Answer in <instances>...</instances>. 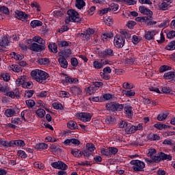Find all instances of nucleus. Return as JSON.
Masks as SVG:
<instances>
[{"mask_svg":"<svg viewBox=\"0 0 175 175\" xmlns=\"http://www.w3.org/2000/svg\"><path fill=\"white\" fill-rule=\"evenodd\" d=\"M31 76L33 80H35L37 83H40V84L44 83L49 79V73L39 69L31 70Z\"/></svg>","mask_w":175,"mask_h":175,"instance_id":"obj_1","label":"nucleus"},{"mask_svg":"<svg viewBox=\"0 0 175 175\" xmlns=\"http://www.w3.org/2000/svg\"><path fill=\"white\" fill-rule=\"evenodd\" d=\"M67 14L68 16L66 17L65 23L66 24H69V23H80L81 21V18H80V15L79 13L76 12L75 10H69L67 12Z\"/></svg>","mask_w":175,"mask_h":175,"instance_id":"obj_2","label":"nucleus"},{"mask_svg":"<svg viewBox=\"0 0 175 175\" xmlns=\"http://www.w3.org/2000/svg\"><path fill=\"white\" fill-rule=\"evenodd\" d=\"M131 165H133L135 172H143V170L146 167V163L140 160H132Z\"/></svg>","mask_w":175,"mask_h":175,"instance_id":"obj_3","label":"nucleus"},{"mask_svg":"<svg viewBox=\"0 0 175 175\" xmlns=\"http://www.w3.org/2000/svg\"><path fill=\"white\" fill-rule=\"evenodd\" d=\"M113 44L117 49H122L125 46V37L117 34L113 39Z\"/></svg>","mask_w":175,"mask_h":175,"instance_id":"obj_4","label":"nucleus"},{"mask_svg":"<svg viewBox=\"0 0 175 175\" xmlns=\"http://www.w3.org/2000/svg\"><path fill=\"white\" fill-rule=\"evenodd\" d=\"M22 123L23 122L20 118H12L10 123L5 124V128H12V129H16V128H18V125H21Z\"/></svg>","mask_w":175,"mask_h":175,"instance_id":"obj_5","label":"nucleus"},{"mask_svg":"<svg viewBox=\"0 0 175 175\" xmlns=\"http://www.w3.org/2000/svg\"><path fill=\"white\" fill-rule=\"evenodd\" d=\"M29 49L31 51H34L36 53H41V51H44L46 47L44 45L33 42L29 45Z\"/></svg>","mask_w":175,"mask_h":175,"instance_id":"obj_6","label":"nucleus"},{"mask_svg":"<svg viewBox=\"0 0 175 175\" xmlns=\"http://www.w3.org/2000/svg\"><path fill=\"white\" fill-rule=\"evenodd\" d=\"M109 63L110 62L109 61V59H101L100 62L94 61L93 62V66L94 69H102L103 66H105V65H109Z\"/></svg>","mask_w":175,"mask_h":175,"instance_id":"obj_7","label":"nucleus"},{"mask_svg":"<svg viewBox=\"0 0 175 175\" xmlns=\"http://www.w3.org/2000/svg\"><path fill=\"white\" fill-rule=\"evenodd\" d=\"M51 165L52 166V167H54V169H58L59 170H68V165L61 161L53 162L51 163Z\"/></svg>","mask_w":175,"mask_h":175,"instance_id":"obj_8","label":"nucleus"},{"mask_svg":"<svg viewBox=\"0 0 175 175\" xmlns=\"http://www.w3.org/2000/svg\"><path fill=\"white\" fill-rule=\"evenodd\" d=\"M78 118L83 121V122H90L91 121V118H92V115L90 113L82 112L78 114Z\"/></svg>","mask_w":175,"mask_h":175,"instance_id":"obj_9","label":"nucleus"},{"mask_svg":"<svg viewBox=\"0 0 175 175\" xmlns=\"http://www.w3.org/2000/svg\"><path fill=\"white\" fill-rule=\"evenodd\" d=\"M15 17L17 18L18 20H21V21H27V18H29L31 16L27 14L23 11L16 10H15Z\"/></svg>","mask_w":175,"mask_h":175,"instance_id":"obj_10","label":"nucleus"},{"mask_svg":"<svg viewBox=\"0 0 175 175\" xmlns=\"http://www.w3.org/2000/svg\"><path fill=\"white\" fill-rule=\"evenodd\" d=\"M10 89L8 87V90H7V92H3L5 95H6V96H10V98H12V99H14V98H16L17 99H20L21 98L20 92H16L14 93V92L10 91Z\"/></svg>","mask_w":175,"mask_h":175,"instance_id":"obj_11","label":"nucleus"},{"mask_svg":"<svg viewBox=\"0 0 175 175\" xmlns=\"http://www.w3.org/2000/svg\"><path fill=\"white\" fill-rule=\"evenodd\" d=\"M10 44V38H9V36H3L0 39V46L1 47H8Z\"/></svg>","mask_w":175,"mask_h":175,"instance_id":"obj_12","label":"nucleus"},{"mask_svg":"<svg viewBox=\"0 0 175 175\" xmlns=\"http://www.w3.org/2000/svg\"><path fill=\"white\" fill-rule=\"evenodd\" d=\"M65 146H80V142L77 139H67L64 142Z\"/></svg>","mask_w":175,"mask_h":175,"instance_id":"obj_13","label":"nucleus"},{"mask_svg":"<svg viewBox=\"0 0 175 175\" xmlns=\"http://www.w3.org/2000/svg\"><path fill=\"white\" fill-rule=\"evenodd\" d=\"M157 33L158 32H157V31L155 30L148 31H146L144 38L146 40H153V39H154V36H155V35H157Z\"/></svg>","mask_w":175,"mask_h":175,"instance_id":"obj_14","label":"nucleus"},{"mask_svg":"<svg viewBox=\"0 0 175 175\" xmlns=\"http://www.w3.org/2000/svg\"><path fill=\"white\" fill-rule=\"evenodd\" d=\"M113 55H114V51L111 49H107L100 54V57L103 58H106V57H113Z\"/></svg>","mask_w":175,"mask_h":175,"instance_id":"obj_15","label":"nucleus"},{"mask_svg":"<svg viewBox=\"0 0 175 175\" xmlns=\"http://www.w3.org/2000/svg\"><path fill=\"white\" fill-rule=\"evenodd\" d=\"M139 10L142 14L150 16H152V11L144 6H139Z\"/></svg>","mask_w":175,"mask_h":175,"instance_id":"obj_16","label":"nucleus"},{"mask_svg":"<svg viewBox=\"0 0 175 175\" xmlns=\"http://www.w3.org/2000/svg\"><path fill=\"white\" fill-rule=\"evenodd\" d=\"M70 54H72V51H70V49L62 50L58 53L59 57H63L64 58H68L70 57Z\"/></svg>","mask_w":175,"mask_h":175,"instance_id":"obj_17","label":"nucleus"},{"mask_svg":"<svg viewBox=\"0 0 175 175\" xmlns=\"http://www.w3.org/2000/svg\"><path fill=\"white\" fill-rule=\"evenodd\" d=\"M58 62L61 66V68H64V69H66L68 68V60L62 56L58 58Z\"/></svg>","mask_w":175,"mask_h":175,"instance_id":"obj_18","label":"nucleus"},{"mask_svg":"<svg viewBox=\"0 0 175 175\" xmlns=\"http://www.w3.org/2000/svg\"><path fill=\"white\" fill-rule=\"evenodd\" d=\"M8 69H9V70H12L13 72H15L16 73H20V72L23 71V68L17 64H12L11 66H9Z\"/></svg>","mask_w":175,"mask_h":175,"instance_id":"obj_19","label":"nucleus"},{"mask_svg":"<svg viewBox=\"0 0 175 175\" xmlns=\"http://www.w3.org/2000/svg\"><path fill=\"white\" fill-rule=\"evenodd\" d=\"M70 91L74 95H81V93L83 92V90H81V88L78 86H73L70 88Z\"/></svg>","mask_w":175,"mask_h":175,"instance_id":"obj_20","label":"nucleus"},{"mask_svg":"<svg viewBox=\"0 0 175 175\" xmlns=\"http://www.w3.org/2000/svg\"><path fill=\"white\" fill-rule=\"evenodd\" d=\"M124 109L129 118H131L133 116V111H132V107L131 105H125Z\"/></svg>","mask_w":175,"mask_h":175,"instance_id":"obj_21","label":"nucleus"},{"mask_svg":"<svg viewBox=\"0 0 175 175\" xmlns=\"http://www.w3.org/2000/svg\"><path fill=\"white\" fill-rule=\"evenodd\" d=\"M151 18V16H150V18L144 17V18H142V20L145 21V24L146 25H147V27H152V25H157V21H152Z\"/></svg>","mask_w":175,"mask_h":175,"instance_id":"obj_22","label":"nucleus"},{"mask_svg":"<svg viewBox=\"0 0 175 175\" xmlns=\"http://www.w3.org/2000/svg\"><path fill=\"white\" fill-rule=\"evenodd\" d=\"M125 132L127 135H132V133H135L136 132L135 126L129 123V124H127V127L125 129Z\"/></svg>","mask_w":175,"mask_h":175,"instance_id":"obj_23","label":"nucleus"},{"mask_svg":"<svg viewBox=\"0 0 175 175\" xmlns=\"http://www.w3.org/2000/svg\"><path fill=\"white\" fill-rule=\"evenodd\" d=\"M170 5V1L167 0H163V2L159 4V8L161 10H167V7Z\"/></svg>","mask_w":175,"mask_h":175,"instance_id":"obj_24","label":"nucleus"},{"mask_svg":"<svg viewBox=\"0 0 175 175\" xmlns=\"http://www.w3.org/2000/svg\"><path fill=\"white\" fill-rule=\"evenodd\" d=\"M48 47L51 53H53L55 54H57V53H58V46H57V44L51 42L49 44Z\"/></svg>","mask_w":175,"mask_h":175,"instance_id":"obj_25","label":"nucleus"},{"mask_svg":"<svg viewBox=\"0 0 175 175\" xmlns=\"http://www.w3.org/2000/svg\"><path fill=\"white\" fill-rule=\"evenodd\" d=\"M12 147L16 146L17 147H24L25 146V142L23 140H12L11 141Z\"/></svg>","mask_w":175,"mask_h":175,"instance_id":"obj_26","label":"nucleus"},{"mask_svg":"<svg viewBox=\"0 0 175 175\" xmlns=\"http://www.w3.org/2000/svg\"><path fill=\"white\" fill-rule=\"evenodd\" d=\"M160 154V159L161 161H172V158H173L172 157V155L170 154H166L164 152H159Z\"/></svg>","mask_w":175,"mask_h":175,"instance_id":"obj_27","label":"nucleus"},{"mask_svg":"<svg viewBox=\"0 0 175 175\" xmlns=\"http://www.w3.org/2000/svg\"><path fill=\"white\" fill-rule=\"evenodd\" d=\"M49 148V145L44 143H40L36 144L35 146L36 150H38V151H42V150H47Z\"/></svg>","mask_w":175,"mask_h":175,"instance_id":"obj_28","label":"nucleus"},{"mask_svg":"<svg viewBox=\"0 0 175 175\" xmlns=\"http://www.w3.org/2000/svg\"><path fill=\"white\" fill-rule=\"evenodd\" d=\"M30 25L33 28H36L38 27H42V25H43V23L40 21L33 20L31 21Z\"/></svg>","mask_w":175,"mask_h":175,"instance_id":"obj_29","label":"nucleus"},{"mask_svg":"<svg viewBox=\"0 0 175 175\" xmlns=\"http://www.w3.org/2000/svg\"><path fill=\"white\" fill-rule=\"evenodd\" d=\"M33 42H36V43H38V44H41L44 46V43H46V42L44 40H43V38H42L40 36H35L32 38Z\"/></svg>","mask_w":175,"mask_h":175,"instance_id":"obj_30","label":"nucleus"},{"mask_svg":"<svg viewBox=\"0 0 175 175\" xmlns=\"http://www.w3.org/2000/svg\"><path fill=\"white\" fill-rule=\"evenodd\" d=\"M85 91H86V94L88 95H94V94H95V92H96L95 88L92 85L88 87L85 89Z\"/></svg>","mask_w":175,"mask_h":175,"instance_id":"obj_31","label":"nucleus"},{"mask_svg":"<svg viewBox=\"0 0 175 175\" xmlns=\"http://www.w3.org/2000/svg\"><path fill=\"white\" fill-rule=\"evenodd\" d=\"M174 72H165L163 75V77L165 78V80H172V79H174Z\"/></svg>","mask_w":175,"mask_h":175,"instance_id":"obj_32","label":"nucleus"},{"mask_svg":"<svg viewBox=\"0 0 175 175\" xmlns=\"http://www.w3.org/2000/svg\"><path fill=\"white\" fill-rule=\"evenodd\" d=\"M16 114V111L14 109H8L5 111L6 117H13Z\"/></svg>","mask_w":175,"mask_h":175,"instance_id":"obj_33","label":"nucleus"},{"mask_svg":"<svg viewBox=\"0 0 175 175\" xmlns=\"http://www.w3.org/2000/svg\"><path fill=\"white\" fill-rule=\"evenodd\" d=\"M75 6L77 9H83L85 6V2L83 0H76Z\"/></svg>","mask_w":175,"mask_h":175,"instance_id":"obj_34","label":"nucleus"},{"mask_svg":"<svg viewBox=\"0 0 175 175\" xmlns=\"http://www.w3.org/2000/svg\"><path fill=\"white\" fill-rule=\"evenodd\" d=\"M0 146L3 147H12V141H6L5 139H0Z\"/></svg>","mask_w":175,"mask_h":175,"instance_id":"obj_35","label":"nucleus"},{"mask_svg":"<svg viewBox=\"0 0 175 175\" xmlns=\"http://www.w3.org/2000/svg\"><path fill=\"white\" fill-rule=\"evenodd\" d=\"M67 126L69 129L75 130L77 129V123L75 121H70L67 123Z\"/></svg>","mask_w":175,"mask_h":175,"instance_id":"obj_36","label":"nucleus"},{"mask_svg":"<svg viewBox=\"0 0 175 175\" xmlns=\"http://www.w3.org/2000/svg\"><path fill=\"white\" fill-rule=\"evenodd\" d=\"M148 139L153 142H155L157 140H161V137L157 134H149L148 135Z\"/></svg>","mask_w":175,"mask_h":175,"instance_id":"obj_37","label":"nucleus"},{"mask_svg":"<svg viewBox=\"0 0 175 175\" xmlns=\"http://www.w3.org/2000/svg\"><path fill=\"white\" fill-rule=\"evenodd\" d=\"M124 95H126V96H128L129 98H131V96H135L136 95V92L135 90H130L129 91L124 90L123 91Z\"/></svg>","mask_w":175,"mask_h":175,"instance_id":"obj_38","label":"nucleus"},{"mask_svg":"<svg viewBox=\"0 0 175 175\" xmlns=\"http://www.w3.org/2000/svg\"><path fill=\"white\" fill-rule=\"evenodd\" d=\"M107 109L109 110V111H116V103L107 104Z\"/></svg>","mask_w":175,"mask_h":175,"instance_id":"obj_39","label":"nucleus"},{"mask_svg":"<svg viewBox=\"0 0 175 175\" xmlns=\"http://www.w3.org/2000/svg\"><path fill=\"white\" fill-rule=\"evenodd\" d=\"M10 55H11L12 58H14V59H16V60H21V59H23V58H24V56H23L20 54H17L15 52L11 53Z\"/></svg>","mask_w":175,"mask_h":175,"instance_id":"obj_40","label":"nucleus"},{"mask_svg":"<svg viewBox=\"0 0 175 175\" xmlns=\"http://www.w3.org/2000/svg\"><path fill=\"white\" fill-rule=\"evenodd\" d=\"M38 63L40 65H49L50 60L48 58H40L38 59Z\"/></svg>","mask_w":175,"mask_h":175,"instance_id":"obj_41","label":"nucleus"},{"mask_svg":"<svg viewBox=\"0 0 175 175\" xmlns=\"http://www.w3.org/2000/svg\"><path fill=\"white\" fill-rule=\"evenodd\" d=\"M36 114L40 117V118H43L46 114V111L43 109H39L36 111Z\"/></svg>","mask_w":175,"mask_h":175,"instance_id":"obj_42","label":"nucleus"},{"mask_svg":"<svg viewBox=\"0 0 175 175\" xmlns=\"http://www.w3.org/2000/svg\"><path fill=\"white\" fill-rule=\"evenodd\" d=\"M60 98H70V94L66 91H60L59 92Z\"/></svg>","mask_w":175,"mask_h":175,"instance_id":"obj_43","label":"nucleus"},{"mask_svg":"<svg viewBox=\"0 0 175 175\" xmlns=\"http://www.w3.org/2000/svg\"><path fill=\"white\" fill-rule=\"evenodd\" d=\"M52 106L55 110H62L64 109V106L59 103H53Z\"/></svg>","mask_w":175,"mask_h":175,"instance_id":"obj_44","label":"nucleus"},{"mask_svg":"<svg viewBox=\"0 0 175 175\" xmlns=\"http://www.w3.org/2000/svg\"><path fill=\"white\" fill-rule=\"evenodd\" d=\"M165 49L169 51L175 50V40L172 41L167 46H166Z\"/></svg>","mask_w":175,"mask_h":175,"instance_id":"obj_45","label":"nucleus"},{"mask_svg":"<svg viewBox=\"0 0 175 175\" xmlns=\"http://www.w3.org/2000/svg\"><path fill=\"white\" fill-rule=\"evenodd\" d=\"M151 159L152 160L153 162H155L156 163L161 162L160 153L159 152L157 155L152 157Z\"/></svg>","mask_w":175,"mask_h":175,"instance_id":"obj_46","label":"nucleus"},{"mask_svg":"<svg viewBox=\"0 0 175 175\" xmlns=\"http://www.w3.org/2000/svg\"><path fill=\"white\" fill-rule=\"evenodd\" d=\"M86 148V150L90 152H92L96 150L95 145H94V144H87Z\"/></svg>","mask_w":175,"mask_h":175,"instance_id":"obj_47","label":"nucleus"},{"mask_svg":"<svg viewBox=\"0 0 175 175\" xmlns=\"http://www.w3.org/2000/svg\"><path fill=\"white\" fill-rule=\"evenodd\" d=\"M126 64H129L130 65H135L136 64V58L135 57H129L125 60Z\"/></svg>","mask_w":175,"mask_h":175,"instance_id":"obj_48","label":"nucleus"},{"mask_svg":"<svg viewBox=\"0 0 175 175\" xmlns=\"http://www.w3.org/2000/svg\"><path fill=\"white\" fill-rule=\"evenodd\" d=\"M71 154H72L74 157H77V158H79L80 157H81V151H80V150L79 149L71 150Z\"/></svg>","mask_w":175,"mask_h":175,"instance_id":"obj_49","label":"nucleus"},{"mask_svg":"<svg viewBox=\"0 0 175 175\" xmlns=\"http://www.w3.org/2000/svg\"><path fill=\"white\" fill-rule=\"evenodd\" d=\"M100 152L103 155H105V157H111L110 156V150H109V148H102L100 150Z\"/></svg>","mask_w":175,"mask_h":175,"instance_id":"obj_50","label":"nucleus"},{"mask_svg":"<svg viewBox=\"0 0 175 175\" xmlns=\"http://www.w3.org/2000/svg\"><path fill=\"white\" fill-rule=\"evenodd\" d=\"M64 81L66 83H69L70 84H72L73 83H76V81H78V80L76 78H70L69 77H65Z\"/></svg>","mask_w":175,"mask_h":175,"instance_id":"obj_51","label":"nucleus"},{"mask_svg":"<svg viewBox=\"0 0 175 175\" xmlns=\"http://www.w3.org/2000/svg\"><path fill=\"white\" fill-rule=\"evenodd\" d=\"M1 77L4 81H9L10 80V75L8 72L1 74Z\"/></svg>","mask_w":175,"mask_h":175,"instance_id":"obj_52","label":"nucleus"},{"mask_svg":"<svg viewBox=\"0 0 175 175\" xmlns=\"http://www.w3.org/2000/svg\"><path fill=\"white\" fill-rule=\"evenodd\" d=\"M118 4L111 3L109 7V9L111 10V12H117V10H118Z\"/></svg>","mask_w":175,"mask_h":175,"instance_id":"obj_53","label":"nucleus"},{"mask_svg":"<svg viewBox=\"0 0 175 175\" xmlns=\"http://www.w3.org/2000/svg\"><path fill=\"white\" fill-rule=\"evenodd\" d=\"M25 103L28 107H33V106L36 105V103H35V100L32 99L27 100Z\"/></svg>","mask_w":175,"mask_h":175,"instance_id":"obj_54","label":"nucleus"},{"mask_svg":"<svg viewBox=\"0 0 175 175\" xmlns=\"http://www.w3.org/2000/svg\"><path fill=\"white\" fill-rule=\"evenodd\" d=\"M109 154L111 157V155H116L118 152V149L117 148L114 147H109Z\"/></svg>","mask_w":175,"mask_h":175,"instance_id":"obj_55","label":"nucleus"},{"mask_svg":"<svg viewBox=\"0 0 175 175\" xmlns=\"http://www.w3.org/2000/svg\"><path fill=\"white\" fill-rule=\"evenodd\" d=\"M167 117V113H160L157 116V120L158 121H163V120H166Z\"/></svg>","mask_w":175,"mask_h":175,"instance_id":"obj_56","label":"nucleus"},{"mask_svg":"<svg viewBox=\"0 0 175 175\" xmlns=\"http://www.w3.org/2000/svg\"><path fill=\"white\" fill-rule=\"evenodd\" d=\"M57 44L59 47H68L69 42L68 41H58Z\"/></svg>","mask_w":175,"mask_h":175,"instance_id":"obj_57","label":"nucleus"},{"mask_svg":"<svg viewBox=\"0 0 175 175\" xmlns=\"http://www.w3.org/2000/svg\"><path fill=\"white\" fill-rule=\"evenodd\" d=\"M92 86H94V88L96 89V91H98V88H100L102 87H103V83L102 82H94L93 83V85H92Z\"/></svg>","mask_w":175,"mask_h":175,"instance_id":"obj_58","label":"nucleus"},{"mask_svg":"<svg viewBox=\"0 0 175 175\" xmlns=\"http://www.w3.org/2000/svg\"><path fill=\"white\" fill-rule=\"evenodd\" d=\"M0 12L1 13H3L4 14H9V13H10V12L9 11V8H8L5 6H2L0 8Z\"/></svg>","mask_w":175,"mask_h":175,"instance_id":"obj_59","label":"nucleus"},{"mask_svg":"<svg viewBox=\"0 0 175 175\" xmlns=\"http://www.w3.org/2000/svg\"><path fill=\"white\" fill-rule=\"evenodd\" d=\"M170 69H172V68L169 67V66L163 65L160 67L159 70L161 73H162L166 72V70H170Z\"/></svg>","mask_w":175,"mask_h":175,"instance_id":"obj_60","label":"nucleus"},{"mask_svg":"<svg viewBox=\"0 0 175 175\" xmlns=\"http://www.w3.org/2000/svg\"><path fill=\"white\" fill-rule=\"evenodd\" d=\"M18 156L21 157V158H23V159H25V158H27V155L25 153V152L24 150H18Z\"/></svg>","mask_w":175,"mask_h":175,"instance_id":"obj_61","label":"nucleus"},{"mask_svg":"<svg viewBox=\"0 0 175 175\" xmlns=\"http://www.w3.org/2000/svg\"><path fill=\"white\" fill-rule=\"evenodd\" d=\"M33 96V90H29L26 91L25 93V98H32Z\"/></svg>","mask_w":175,"mask_h":175,"instance_id":"obj_62","label":"nucleus"},{"mask_svg":"<svg viewBox=\"0 0 175 175\" xmlns=\"http://www.w3.org/2000/svg\"><path fill=\"white\" fill-rule=\"evenodd\" d=\"M105 23L107 25L111 26L113 24V23H114V21L113 20V18L111 17H107L105 20Z\"/></svg>","mask_w":175,"mask_h":175,"instance_id":"obj_63","label":"nucleus"},{"mask_svg":"<svg viewBox=\"0 0 175 175\" xmlns=\"http://www.w3.org/2000/svg\"><path fill=\"white\" fill-rule=\"evenodd\" d=\"M167 38L168 39H173V38H175V31H169L167 33Z\"/></svg>","mask_w":175,"mask_h":175,"instance_id":"obj_64","label":"nucleus"}]
</instances>
